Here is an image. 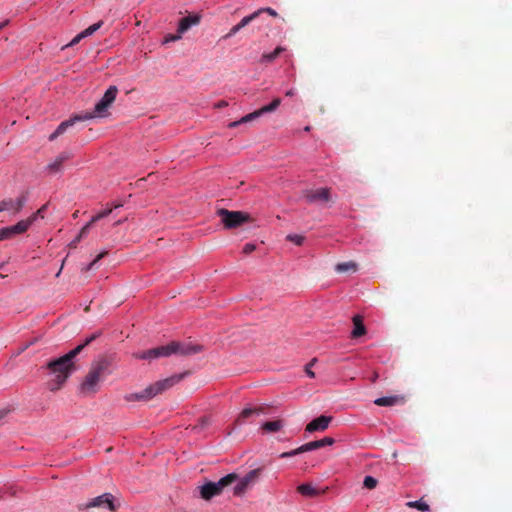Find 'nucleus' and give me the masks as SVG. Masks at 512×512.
<instances>
[{
	"label": "nucleus",
	"instance_id": "1",
	"mask_svg": "<svg viewBox=\"0 0 512 512\" xmlns=\"http://www.w3.org/2000/svg\"><path fill=\"white\" fill-rule=\"evenodd\" d=\"M100 332H96L86 338V340L72 349L70 352L65 354L64 356L50 361L47 364V368L55 374V378L48 383V387L50 391L59 390L62 385L66 382L70 374L74 371L75 365L73 363V359L92 341L97 339L100 336Z\"/></svg>",
	"mask_w": 512,
	"mask_h": 512
},
{
	"label": "nucleus",
	"instance_id": "2",
	"mask_svg": "<svg viewBox=\"0 0 512 512\" xmlns=\"http://www.w3.org/2000/svg\"><path fill=\"white\" fill-rule=\"evenodd\" d=\"M110 365L111 361L106 357H101L92 362L89 372L80 385V393L84 396L94 395L98 391L99 384Z\"/></svg>",
	"mask_w": 512,
	"mask_h": 512
},
{
	"label": "nucleus",
	"instance_id": "3",
	"mask_svg": "<svg viewBox=\"0 0 512 512\" xmlns=\"http://www.w3.org/2000/svg\"><path fill=\"white\" fill-rule=\"evenodd\" d=\"M185 374L172 375L166 379L156 381L155 383L146 387L143 391L138 393H130L125 396V400L132 401H149L158 394L163 393L167 389L173 387L180 382Z\"/></svg>",
	"mask_w": 512,
	"mask_h": 512
},
{
	"label": "nucleus",
	"instance_id": "4",
	"mask_svg": "<svg viewBox=\"0 0 512 512\" xmlns=\"http://www.w3.org/2000/svg\"><path fill=\"white\" fill-rule=\"evenodd\" d=\"M238 479L236 473H230L222 477L217 482L208 481L205 482L200 489V496L202 499L209 501L215 496H219L223 490L233 484Z\"/></svg>",
	"mask_w": 512,
	"mask_h": 512
},
{
	"label": "nucleus",
	"instance_id": "5",
	"mask_svg": "<svg viewBox=\"0 0 512 512\" xmlns=\"http://www.w3.org/2000/svg\"><path fill=\"white\" fill-rule=\"evenodd\" d=\"M118 94V88L114 85H111L102 98L96 103L94 110L92 112H85L84 115L90 116L92 118H102L108 116V109L113 104Z\"/></svg>",
	"mask_w": 512,
	"mask_h": 512
},
{
	"label": "nucleus",
	"instance_id": "6",
	"mask_svg": "<svg viewBox=\"0 0 512 512\" xmlns=\"http://www.w3.org/2000/svg\"><path fill=\"white\" fill-rule=\"evenodd\" d=\"M217 215L226 229H233L250 221V215L243 211H230L227 209H219Z\"/></svg>",
	"mask_w": 512,
	"mask_h": 512
},
{
	"label": "nucleus",
	"instance_id": "7",
	"mask_svg": "<svg viewBox=\"0 0 512 512\" xmlns=\"http://www.w3.org/2000/svg\"><path fill=\"white\" fill-rule=\"evenodd\" d=\"M118 507L119 506L114 503V496L111 493H104L100 496L90 499L85 503H79L77 505V509L79 511H84L91 508H106L111 512H116Z\"/></svg>",
	"mask_w": 512,
	"mask_h": 512
},
{
	"label": "nucleus",
	"instance_id": "8",
	"mask_svg": "<svg viewBox=\"0 0 512 512\" xmlns=\"http://www.w3.org/2000/svg\"><path fill=\"white\" fill-rule=\"evenodd\" d=\"M280 104H281V99L280 98H275L270 104L265 105L262 108H260L258 110H255L254 112L245 115L240 120L230 122L228 124V127L229 128H235V127L239 126L240 124H244V123H248V122L254 121L257 118H259L260 116L264 115L265 113H270V112L275 111L280 106Z\"/></svg>",
	"mask_w": 512,
	"mask_h": 512
},
{
	"label": "nucleus",
	"instance_id": "9",
	"mask_svg": "<svg viewBox=\"0 0 512 512\" xmlns=\"http://www.w3.org/2000/svg\"><path fill=\"white\" fill-rule=\"evenodd\" d=\"M169 353L181 356L195 355L203 351V346L192 342L172 341L168 344Z\"/></svg>",
	"mask_w": 512,
	"mask_h": 512
},
{
	"label": "nucleus",
	"instance_id": "10",
	"mask_svg": "<svg viewBox=\"0 0 512 512\" xmlns=\"http://www.w3.org/2000/svg\"><path fill=\"white\" fill-rule=\"evenodd\" d=\"M29 193L24 191L16 199L6 198L0 201V212L10 211L13 215L18 214L26 202L28 201Z\"/></svg>",
	"mask_w": 512,
	"mask_h": 512
},
{
	"label": "nucleus",
	"instance_id": "11",
	"mask_svg": "<svg viewBox=\"0 0 512 512\" xmlns=\"http://www.w3.org/2000/svg\"><path fill=\"white\" fill-rule=\"evenodd\" d=\"M168 356H170L168 344L159 346V347H155V348H152V349H149L146 351H139V352L133 353L134 358L141 359V360H153V359H157L160 357H168Z\"/></svg>",
	"mask_w": 512,
	"mask_h": 512
},
{
	"label": "nucleus",
	"instance_id": "12",
	"mask_svg": "<svg viewBox=\"0 0 512 512\" xmlns=\"http://www.w3.org/2000/svg\"><path fill=\"white\" fill-rule=\"evenodd\" d=\"M268 405H259L255 407L244 408L235 420V425H242L247 419L267 414Z\"/></svg>",
	"mask_w": 512,
	"mask_h": 512
},
{
	"label": "nucleus",
	"instance_id": "13",
	"mask_svg": "<svg viewBox=\"0 0 512 512\" xmlns=\"http://www.w3.org/2000/svg\"><path fill=\"white\" fill-rule=\"evenodd\" d=\"M90 120V116L82 114H77L70 119L63 121L57 129L49 136V140L53 141L58 136L62 135L68 128L72 127L75 123L80 121Z\"/></svg>",
	"mask_w": 512,
	"mask_h": 512
},
{
	"label": "nucleus",
	"instance_id": "14",
	"mask_svg": "<svg viewBox=\"0 0 512 512\" xmlns=\"http://www.w3.org/2000/svg\"><path fill=\"white\" fill-rule=\"evenodd\" d=\"M305 198L308 202H328L330 200V191L328 188L307 190L305 192Z\"/></svg>",
	"mask_w": 512,
	"mask_h": 512
},
{
	"label": "nucleus",
	"instance_id": "15",
	"mask_svg": "<svg viewBox=\"0 0 512 512\" xmlns=\"http://www.w3.org/2000/svg\"><path fill=\"white\" fill-rule=\"evenodd\" d=\"M331 421V416L321 415L313 419L310 423H308L305 430L309 433L315 431H325L328 428Z\"/></svg>",
	"mask_w": 512,
	"mask_h": 512
},
{
	"label": "nucleus",
	"instance_id": "16",
	"mask_svg": "<svg viewBox=\"0 0 512 512\" xmlns=\"http://www.w3.org/2000/svg\"><path fill=\"white\" fill-rule=\"evenodd\" d=\"M102 25L103 21H98L97 23H94L93 25L89 26L88 28L77 34L66 46L63 47V49L78 44L82 39L91 36L93 33H95L98 29L101 28Z\"/></svg>",
	"mask_w": 512,
	"mask_h": 512
},
{
	"label": "nucleus",
	"instance_id": "17",
	"mask_svg": "<svg viewBox=\"0 0 512 512\" xmlns=\"http://www.w3.org/2000/svg\"><path fill=\"white\" fill-rule=\"evenodd\" d=\"M258 18V13L253 12L248 16H245L241 19V21L234 25L229 32L223 37L224 39L231 38L235 34H237L242 28L246 27L248 24H250L252 21Z\"/></svg>",
	"mask_w": 512,
	"mask_h": 512
},
{
	"label": "nucleus",
	"instance_id": "18",
	"mask_svg": "<svg viewBox=\"0 0 512 512\" xmlns=\"http://www.w3.org/2000/svg\"><path fill=\"white\" fill-rule=\"evenodd\" d=\"M405 402L406 398L403 395L380 397L374 400V404L377 406H395L402 405Z\"/></svg>",
	"mask_w": 512,
	"mask_h": 512
},
{
	"label": "nucleus",
	"instance_id": "19",
	"mask_svg": "<svg viewBox=\"0 0 512 512\" xmlns=\"http://www.w3.org/2000/svg\"><path fill=\"white\" fill-rule=\"evenodd\" d=\"M71 158V154L68 153V152H62L61 154H59L55 160L50 163L48 166H47V169L49 170V172L51 173H57L61 170L62 168V165L65 161L69 160Z\"/></svg>",
	"mask_w": 512,
	"mask_h": 512
},
{
	"label": "nucleus",
	"instance_id": "20",
	"mask_svg": "<svg viewBox=\"0 0 512 512\" xmlns=\"http://www.w3.org/2000/svg\"><path fill=\"white\" fill-rule=\"evenodd\" d=\"M334 443V439L331 438V437H325L321 440H316V441H311L309 443H306L304 445H302V450H304V452H308V451H312V450H316V449H319V448H322L324 446H327V445H332Z\"/></svg>",
	"mask_w": 512,
	"mask_h": 512
},
{
	"label": "nucleus",
	"instance_id": "21",
	"mask_svg": "<svg viewBox=\"0 0 512 512\" xmlns=\"http://www.w3.org/2000/svg\"><path fill=\"white\" fill-rule=\"evenodd\" d=\"M198 16H187L180 19L178 24L177 32L180 34L185 33L192 25H196L199 23Z\"/></svg>",
	"mask_w": 512,
	"mask_h": 512
},
{
	"label": "nucleus",
	"instance_id": "22",
	"mask_svg": "<svg viewBox=\"0 0 512 512\" xmlns=\"http://www.w3.org/2000/svg\"><path fill=\"white\" fill-rule=\"evenodd\" d=\"M353 324H354V328L351 332V337L352 338H358V337H361L363 336L365 333H366V328L363 324V320H362V317L360 315H355L353 317Z\"/></svg>",
	"mask_w": 512,
	"mask_h": 512
},
{
	"label": "nucleus",
	"instance_id": "23",
	"mask_svg": "<svg viewBox=\"0 0 512 512\" xmlns=\"http://www.w3.org/2000/svg\"><path fill=\"white\" fill-rule=\"evenodd\" d=\"M284 427V421L277 419L273 421H267L262 424L261 430L264 433H275L280 431Z\"/></svg>",
	"mask_w": 512,
	"mask_h": 512
},
{
	"label": "nucleus",
	"instance_id": "24",
	"mask_svg": "<svg viewBox=\"0 0 512 512\" xmlns=\"http://www.w3.org/2000/svg\"><path fill=\"white\" fill-rule=\"evenodd\" d=\"M297 491L306 497H316L320 494V491L313 487L311 484L304 483L297 487Z\"/></svg>",
	"mask_w": 512,
	"mask_h": 512
},
{
	"label": "nucleus",
	"instance_id": "25",
	"mask_svg": "<svg viewBox=\"0 0 512 512\" xmlns=\"http://www.w3.org/2000/svg\"><path fill=\"white\" fill-rule=\"evenodd\" d=\"M358 269V264L354 261L342 262L338 263L335 266V271L337 273H346V272H356Z\"/></svg>",
	"mask_w": 512,
	"mask_h": 512
},
{
	"label": "nucleus",
	"instance_id": "26",
	"mask_svg": "<svg viewBox=\"0 0 512 512\" xmlns=\"http://www.w3.org/2000/svg\"><path fill=\"white\" fill-rule=\"evenodd\" d=\"M33 224V217H28L25 220H21L17 222L15 225H12L15 234L25 233L29 227Z\"/></svg>",
	"mask_w": 512,
	"mask_h": 512
},
{
	"label": "nucleus",
	"instance_id": "27",
	"mask_svg": "<svg viewBox=\"0 0 512 512\" xmlns=\"http://www.w3.org/2000/svg\"><path fill=\"white\" fill-rule=\"evenodd\" d=\"M286 50L285 47L278 46L275 48L273 52L270 53H264L261 56V62L262 63H270L273 62L281 53H283Z\"/></svg>",
	"mask_w": 512,
	"mask_h": 512
},
{
	"label": "nucleus",
	"instance_id": "28",
	"mask_svg": "<svg viewBox=\"0 0 512 512\" xmlns=\"http://www.w3.org/2000/svg\"><path fill=\"white\" fill-rule=\"evenodd\" d=\"M261 471L262 469L261 468H257V469H253L251 470L250 472H248L243 478L242 480L248 484V486H251L253 485L254 483L257 482V480L259 479L260 475H261Z\"/></svg>",
	"mask_w": 512,
	"mask_h": 512
},
{
	"label": "nucleus",
	"instance_id": "29",
	"mask_svg": "<svg viewBox=\"0 0 512 512\" xmlns=\"http://www.w3.org/2000/svg\"><path fill=\"white\" fill-rule=\"evenodd\" d=\"M91 223L88 222L79 232V234L76 236L75 239H73L70 243H69V247L70 248H76L78 243L82 240L83 237H85L91 227Z\"/></svg>",
	"mask_w": 512,
	"mask_h": 512
},
{
	"label": "nucleus",
	"instance_id": "30",
	"mask_svg": "<svg viewBox=\"0 0 512 512\" xmlns=\"http://www.w3.org/2000/svg\"><path fill=\"white\" fill-rule=\"evenodd\" d=\"M407 506L410 508H416L420 511L426 512L430 510V507L427 503L417 500V501H410L407 503Z\"/></svg>",
	"mask_w": 512,
	"mask_h": 512
},
{
	"label": "nucleus",
	"instance_id": "31",
	"mask_svg": "<svg viewBox=\"0 0 512 512\" xmlns=\"http://www.w3.org/2000/svg\"><path fill=\"white\" fill-rule=\"evenodd\" d=\"M15 235L16 234H15L12 226H8V227H4V228L0 229V241L10 239Z\"/></svg>",
	"mask_w": 512,
	"mask_h": 512
},
{
	"label": "nucleus",
	"instance_id": "32",
	"mask_svg": "<svg viewBox=\"0 0 512 512\" xmlns=\"http://www.w3.org/2000/svg\"><path fill=\"white\" fill-rule=\"evenodd\" d=\"M248 484H246L242 479L238 481V483L234 486V495L241 496L248 489Z\"/></svg>",
	"mask_w": 512,
	"mask_h": 512
},
{
	"label": "nucleus",
	"instance_id": "33",
	"mask_svg": "<svg viewBox=\"0 0 512 512\" xmlns=\"http://www.w3.org/2000/svg\"><path fill=\"white\" fill-rule=\"evenodd\" d=\"M377 480L372 476H366L363 481V486L367 489H374L377 486Z\"/></svg>",
	"mask_w": 512,
	"mask_h": 512
},
{
	"label": "nucleus",
	"instance_id": "34",
	"mask_svg": "<svg viewBox=\"0 0 512 512\" xmlns=\"http://www.w3.org/2000/svg\"><path fill=\"white\" fill-rule=\"evenodd\" d=\"M112 212V208L105 209L101 212H99L97 215L93 216L92 219L89 221L91 224H94L98 220L108 216Z\"/></svg>",
	"mask_w": 512,
	"mask_h": 512
},
{
	"label": "nucleus",
	"instance_id": "35",
	"mask_svg": "<svg viewBox=\"0 0 512 512\" xmlns=\"http://www.w3.org/2000/svg\"><path fill=\"white\" fill-rule=\"evenodd\" d=\"M287 240L293 242L294 244L300 246L304 242V236L298 234H289L287 236Z\"/></svg>",
	"mask_w": 512,
	"mask_h": 512
},
{
	"label": "nucleus",
	"instance_id": "36",
	"mask_svg": "<svg viewBox=\"0 0 512 512\" xmlns=\"http://www.w3.org/2000/svg\"><path fill=\"white\" fill-rule=\"evenodd\" d=\"M301 453H304V450H302V446H300L294 450H291L289 452H283L282 454H280V457L281 458H289V457H293V456H296Z\"/></svg>",
	"mask_w": 512,
	"mask_h": 512
},
{
	"label": "nucleus",
	"instance_id": "37",
	"mask_svg": "<svg viewBox=\"0 0 512 512\" xmlns=\"http://www.w3.org/2000/svg\"><path fill=\"white\" fill-rule=\"evenodd\" d=\"M47 208V204H44L41 208H39L35 213H33L30 217H33V223L37 220V218H44V211Z\"/></svg>",
	"mask_w": 512,
	"mask_h": 512
},
{
	"label": "nucleus",
	"instance_id": "38",
	"mask_svg": "<svg viewBox=\"0 0 512 512\" xmlns=\"http://www.w3.org/2000/svg\"><path fill=\"white\" fill-rule=\"evenodd\" d=\"M255 12H257V13H258V17L260 16V14H262V13H264V12H265V13H268V14H269L270 16H272V17H277V16H278V13H277L274 9H272V8H270V7H267V8H260V9L256 10Z\"/></svg>",
	"mask_w": 512,
	"mask_h": 512
},
{
	"label": "nucleus",
	"instance_id": "39",
	"mask_svg": "<svg viewBox=\"0 0 512 512\" xmlns=\"http://www.w3.org/2000/svg\"><path fill=\"white\" fill-rule=\"evenodd\" d=\"M317 359L316 358H313L306 366H305V372L307 374V376H309L310 378H314L315 377V373L311 370V367L316 363Z\"/></svg>",
	"mask_w": 512,
	"mask_h": 512
},
{
	"label": "nucleus",
	"instance_id": "40",
	"mask_svg": "<svg viewBox=\"0 0 512 512\" xmlns=\"http://www.w3.org/2000/svg\"><path fill=\"white\" fill-rule=\"evenodd\" d=\"M181 37H182V34H180L178 32H177V34H168L167 36H165L163 43L174 42V41L181 39Z\"/></svg>",
	"mask_w": 512,
	"mask_h": 512
},
{
	"label": "nucleus",
	"instance_id": "41",
	"mask_svg": "<svg viewBox=\"0 0 512 512\" xmlns=\"http://www.w3.org/2000/svg\"><path fill=\"white\" fill-rule=\"evenodd\" d=\"M106 254H107V252H102V253H100V254H99V255H98V256H97V257H96V258H95V259H94V260H93V261H92V262H91L87 267H86V268H85V270H86V271H89V270L93 269V268H94V266L96 265V263H97L100 259H102Z\"/></svg>",
	"mask_w": 512,
	"mask_h": 512
},
{
	"label": "nucleus",
	"instance_id": "42",
	"mask_svg": "<svg viewBox=\"0 0 512 512\" xmlns=\"http://www.w3.org/2000/svg\"><path fill=\"white\" fill-rule=\"evenodd\" d=\"M256 249L255 244L253 243H246L243 247V253L244 254H250Z\"/></svg>",
	"mask_w": 512,
	"mask_h": 512
},
{
	"label": "nucleus",
	"instance_id": "43",
	"mask_svg": "<svg viewBox=\"0 0 512 512\" xmlns=\"http://www.w3.org/2000/svg\"><path fill=\"white\" fill-rule=\"evenodd\" d=\"M8 410H0V421L3 420L8 414Z\"/></svg>",
	"mask_w": 512,
	"mask_h": 512
},
{
	"label": "nucleus",
	"instance_id": "44",
	"mask_svg": "<svg viewBox=\"0 0 512 512\" xmlns=\"http://www.w3.org/2000/svg\"><path fill=\"white\" fill-rule=\"evenodd\" d=\"M227 103L225 101H219L217 104H215L216 108H222L225 107Z\"/></svg>",
	"mask_w": 512,
	"mask_h": 512
},
{
	"label": "nucleus",
	"instance_id": "45",
	"mask_svg": "<svg viewBox=\"0 0 512 512\" xmlns=\"http://www.w3.org/2000/svg\"><path fill=\"white\" fill-rule=\"evenodd\" d=\"M295 95V90L294 89H290L286 92V96L288 97H292Z\"/></svg>",
	"mask_w": 512,
	"mask_h": 512
},
{
	"label": "nucleus",
	"instance_id": "46",
	"mask_svg": "<svg viewBox=\"0 0 512 512\" xmlns=\"http://www.w3.org/2000/svg\"><path fill=\"white\" fill-rule=\"evenodd\" d=\"M8 24V21H4L0 23V31Z\"/></svg>",
	"mask_w": 512,
	"mask_h": 512
},
{
	"label": "nucleus",
	"instance_id": "47",
	"mask_svg": "<svg viewBox=\"0 0 512 512\" xmlns=\"http://www.w3.org/2000/svg\"><path fill=\"white\" fill-rule=\"evenodd\" d=\"M8 24V21H4L0 23V31Z\"/></svg>",
	"mask_w": 512,
	"mask_h": 512
},
{
	"label": "nucleus",
	"instance_id": "48",
	"mask_svg": "<svg viewBox=\"0 0 512 512\" xmlns=\"http://www.w3.org/2000/svg\"><path fill=\"white\" fill-rule=\"evenodd\" d=\"M209 424V420L207 418H203L202 419V426H205V425H208Z\"/></svg>",
	"mask_w": 512,
	"mask_h": 512
},
{
	"label": "nucleus",
	"instance_id": "49",
	"mask_svg": "<svg viewBox=\"0 0 512 512\" xmlns=\"http://www.w3.org/2000/svg\"><path fill=\"white\" fill-rule=\"evenodd\" d=\"M377 378H378V374H377V373H375V374H374V376H373V378H372V382H375V381L377 380Z\"/></svg>",
	"mask_w": 512,
	"mask_h": 512
},
{
	"label": "nucleus",
	"instance_id": "50",
	"mask_svg": "<svg viewBox=\"0 0 512 512\" xmlns=\"http://www.w3.org/2000/svg\"><path fill=\"white\" fill-rule=\"evenodd\" d=\"M123 221L122 220H118L115 224L118 225V224H121Z\"/></svg>",
	"mask_w": 512,
	"mask_h": 512
},
{
	"label": "nucleus",
	"instance_id": "51",
	"mask_svg": "<svg viewBox=\"0 0 512 512\" xmlns=\"http://www.w3.org/2000/svg\"><path fill=\"white\" fill-rule=\"evenodd\" d=\"M77 214H78V211H76L74 214H73V217L76 218L77 217Z\"/></svg>",
	"mask_w": 512,
	"mask_h": 512
},
{
	"label": "nucleus",
	"instance_id": "52",
	"mask_svg": "<svg viewBox=\"0 0 512 512\" xmlns=\"http://www.w3.org/2000/svg\"><path fill=\"white\" fill-rule=\"evenodd\" d=\"M1 277H3V275H2V274H0V278H1Z\"/></svg>",
	"mask_w": 512,
	"mask_h": 512
}]
</instances>
